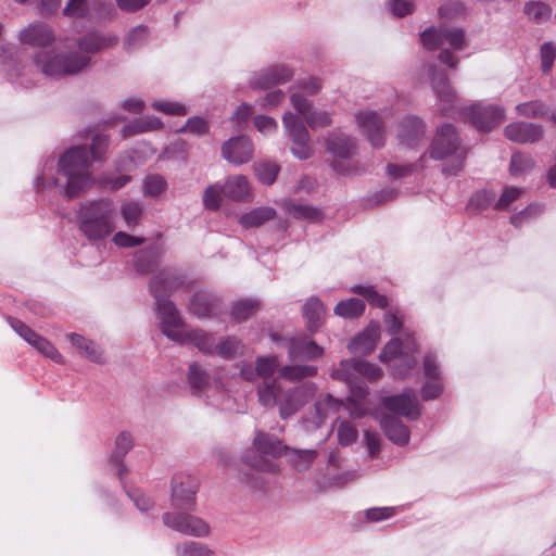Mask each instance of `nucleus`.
Instances as JSON below:
<instances>
[{"mask_svg":"<svg viewBox=\"0 0 556 556\" xmlns=\"http://www.w3.org/2000/svg\"><path fill=\"white\" fill-rule=\"evenodd\" d=\"M67 337L72 344L76 346L88 361L93 363L103 362V352L97 343L75 332L70 333Z\"/></svg>","mask_w":556,"mask_h":556,"instance_id":"nucleus-31","label":"nucleus"},{"mask_svg":"<svg viewBox=\"0 0 556 556\" xmlns=\"http://www.w3.org/2000/svg\"><path fill=\"white\" fill-rule=\"evenodd\" d=\"M388 111L381 114L371 110L359 111L355 113V118L361 131L366 136L374 148H381L386 143L384 118Z\"/></svg>","mask_w":556,"mask_h":556,"instance_id":"nucleus-13","label":"nucleus"},{"mask_svg":"<svg viewBox=\"0 0 556 556\" xmlns=\"http://www.w3.org/2000/svg\"><path fill=\"white\" fill-rule=\"evenodd\" d=\"M467 150L460 144L456 128L444 124L438 128L429 148V156L437 161H450L442 168L444 175H457L465 164Z\"/></svg>","mask_w":556,"mask_h":556,"instance_id":"nucleus-5","label":"nucleus"},{"mask_svg":"<svg viewBox=\"0 0 556 556\" xmlns=\"http://www.w3.org/2000/svg\"><path fill=\"white\" fill-rule=\"evenodd\" d=\"M544 211L543 204L533 203L528 205L522 211L514 214L510 222L515 227H521L523 223L539 216Z\"/></svg>","mask_w":556,"mask_h":556,"instance_id":"nucleus-56","label":"nucleus"},{"mask_svg":"<svg viewBox=\"0 0 556 556\" xmlns=\"http://www.w3.org/2000/svg\"><path fill=\"white\" fill-rule=\"evenodd\" d=\"M208 130L210 124L207 119L202 116L188 118L186 124L179 129L180 132H189L198 137L206 135Z\"/></svg>","mask_w":556,"mask_h":556,"instance_id":"nucleus-55","label":"nucleus"},{"mask_svg":"<svg viewBox=\"0 0 556 556\" xmlns=\"http://www.w3.org/2000/svg\"><path fill=\"white\" fill-rule=\"evenodd\" d=\"M276 211L270 206H258L243 214L239 223L245 228L258 227L264 223L275 218Z\"/></svg>","mask_w":556,"mask_h":556,"instance_id":"nucleus-39","label":"nucleus"},{"mask_svg":"<svg viewBox=\"0 0 556 556\" xmlns=\"http://www.w3.org/2000/svg\"><path fill=\"white\" fill-rule=\"evenodd\" d=\"M260 403L265 407L278 406L279 415L287 419L300 410L292 388L285 389L278 379L263 381L257 387Z\"/></svg>","mask_w":556,"mask_h":556,"instance_id":"nucleus-7","label":"nucleus"},{"mask_svg":"<svg viewBox=\"0 0 556 556\" xmlns=\"http://www.w3.org/2000/svg\"><path fill=\"white\" fill-rule=\"evenodd\" d=\"M189 311L198 318L215 317L222 313V302L216 294L200 290L191 298Z\"/></svg>","mask_w":556,"mask_h":556,"instance_id":"nucleus-20","label":"nucleus"},{"mask_svg":"<svg viewBox=\"0 0 556 556\" xmlns=\"http://www.w3.org/2000/svg\"><path fill=\"white\" fill-rule=\"evenodd\" d=\"M382 404L388 410L406 418L415 419L420 415L416 395L412 390H407L399 395L383 397Z\"/></svg>","mask_w":556,"mask_h":556,"instance_id":"nucleus-21","label":"nucleus"},{"mask_svg":"<svg viewBox=\"0 0 556 556\" xmlns=\"http://www.w3.org/2000/svg\"><path fill=\"white\" fill-rule=\"evenodd\" d=\"M114 12L111 2L94 0L91 4L88 0H68L62 10V14L71 20H103L110 17Z\"/></svg>","mask_w":556,"mask_h":556,"instance_id":"nucleus-12","label":"nucleus"},{"mask_svg":"<svg viewBox=\"0 0 556 556\" xmlns=\"http://www.w3.org/2000/svg\"><path fill=\"white\" fill-rule=\"evenodd\" d=\"M462 114L478 130L488 131L505 119V109L497 104L476 102L464 108Z\"/></svg>","mask_w":556,"mask_h":556,"instance_id":"nucleus-11","label":"nucleus"},{"mask_svg":"<svg viewBox=\"0 0 556 556\" xmlns=\"http://www.w3.org/2000/svg\"><path fill=\"white\" fill-rule=\"evenodd\" d=\"M35 62L46 76L59 78L80 73L90 64V58L75 51L64 52L55 48L39 53Z\"/></svg>","mask_w":556,"mask_h":556,"instance_id":"nucleus-6","label":"nucleus"},{"mask_svg":"<svg viewBox=\"0 0 556 556\" xmlns=\"http://www.w3.org/2000/svg\"><path fill=\"white\" fill-rule=\"evenodd\" d=\"M356 428L349 421L342 420L338 425L337 437L339 443L343 446L351 445L357 439Z\"/></svg>","mask_w":556,"mask_h":556,"instance_id":"nucleus-64","label":"nucleus"},{"mask_svg":"<svg viewBox=\"0 0 556 556\" xmlns=\"http://www.w3.org/2000/svg\"><path fill=\"white\" fill-rule=\"evenodd\" d=\"M535 166V162L531 155L516 152L511 155L509 173L514 177L525 176Z\"/></svg>","mask_w":556,"mask_h":556,"instance_id":"nucleus-43","label":"nucleus"},{"mask_svg":"<svg viewBox=\"0 0 556 556\" xmlns=\"http://www.w3.org/2000/svg\"><path fill=\"white\" fill-rule=\"evenodd\" d=\"M163 127V123L159 117L147 116L139 117L131 121L129 124L123 127V136H132L137 134H143L148 131L159 130Z\"/></svg>","mask_w":556,"mask_h":556,"instance_id":"nucleus-37","label":"nucleus"},{"mask_svg":"<svg viewBox=\"0 0 556 556\" xmlns=\"http://www.w3.org/2000/svg\"><path fill=\"white\" fill-rule=\"evenodd\" d=\"M416 349L415 340L410 336H406L404 342L399 338H393L381 351L379 359L382 363L391 361L402 362L407 370L416 365V359L414 357Z\"/></svg>","mask_w":556,"mask_h":556,"instance_id":"nucleus-15","label":"nucleus"},{"mask_svg":"<svg viewBox=\"0 0 556 556\" xmlns=\"http://www.w3.org/2000/svg\"><path fill=\"white\" fill-rule=\"evenodd\" d=\"M525 14L536 24H542L549 20L552 10L542 1H529L525 4Z\"/></svg>","mask_w":556,"mask_h":556,"instance_id":"nucleus-46","label":"nucleus"},{"mask_svg":"<svg viewBox=\"0 0 556 556\" xmlns=\"http://www.w3.org/2000/svg\"><path fill=\"white\" fill-rule=\"evenodd\" d=\"M281 207L288 213L290 216L296 219H303L308 222H315L320 218V211L316 207L300 204L292 200H285L281 203Z\"/></svg>","mask_w":556,"mask_h":556,"instance_id":"nucleus-38","label":"nucleus"},{"mask_svg":"<svg viewBox=\"0 0 556 556\" xmlns=\"http://www.w3.org/2000/svg\"><path fill=\"white\" fill-rule=\"evenodd\" d=\"M343 406L342 401L332 397L330 394H325L314 404V424L320 427L330 413H337Z\"/></svg>","mask_w":556,"mask_h":556,"instance_id":"nucleus-32","label":"nucleus"},{"mask_svg":"<svg viewBox=\"0 0 556 556\" xmlns=\"http://www.w3.org/2000/svg\"><path fill=\"white\" fill-rule=\"evenodd\" d=\"M317 375V367L313 365H287L278 369V377L289 381L311 378Z\"/></svg>","mask_w":556,"mask_h":556,"instance_id":"nucleus-40","label":"nucleus"},{"mask_svg":"<svg viewBox=\"0 0 556 556\" xmlns=\"http://www.w3.org/2000/svg\"><path fill=\"white\" fill-rule=\"evenodd\" d=\"M188 383L193 393L204 391L210 384V375L205 368L198 363H192L188 368Z\"/></svg>","mask_w":556,"mask_h":556,"instance_id":"nucleus-41","label":"nucleus"},{"mask_svg":"<svg viewBox=\"0 0 556 556\" xmlns=\"http://www.w3.org/2000/svg\"><path fill=\"white\" fill-rule=\"evenodd\" d=\"M181 337L182 339L176 340V342L180 344L190 342L205 354L213 355L215 353L216 340L212 333H206L205 331L198 329H185Z\"/></svg>","mask_w":556,"mask_h":556,"instance_id":"nucleus-29","label":"nucleus"},{"mask_svg":"<svg viewBox=\"0 0 556 556\" xmlns=\"http://www.w3.org/2000/svg\"><path fill=\"white\" fill-rule=\"evenodd\" d=\"M118 42V36L111 33L89 31L77 40L80 54H94L104 49L114 47Z\"/></svg>","mask_w":556,"mask_h":556,"instance_id":"nucleus-22","label":"nucleus"},{"mask_svg":"<svg viewBox=\"0 0 556 556\" xmlns=\"http://www.w3.org/2000/svg\"><path fill=\"white\" fill-rule=\"evenodd\" d=\"M250 185L245 176L228 177L223 186V193L235 201H247L250 197Z\"/></svg>","mask_w":556,"mask_h":556,"instance_id":"nucleus-30","label":"nucleus"},{"mask_svg":"<svg viewBox=\"0 0 556 556\" xmlns=\"http://www.w3.org/2000/svg\"><path fill=\"white\" fill-rule=\"evenodd\" d=\"M253 445L261 455H248L245 462L251 467L261 471H275L277 466L266 456L271 458L279 457L282 453L286 454L287 445H283L280 440L264 432H257L253 440Z\"/></svg>","mask_w":556,"mask_h":556,"instance_id":"nucleus-9","label":"nucleus"},{"mask_svg":"<svg viewBox=\"0 0 556 556\" xmlns=\"http://www.w3.org/2000/svg\"><path fill=\"white\" fill-rule=\"evenodd\" d=\"M156 248L140 250L135 254L134 265L137 271L147 274L153 270L156 264Z\"/></svg>","mask_w":556,"mask_h":556,"instance_id":"nucleus-48","label":"nucleus"},{"mask_svg":"<svg viewBox=\"0 0 556 556\" xmlns=\"http://www.w3.org/2000/svg\"><path fill=\"white\" fill-rule=\"evenodd\" d=\"M292 390L295 394L299 408L301 409L315 396L317 392V386L314 382L307 381L292 388Z\"/></svg>","mask_w":556,"mask_h":556,"instance_id":"nucleus-58","label":"nucleus"},{"mask_svg":"<svg viewBox=\"0 0 556 556\" xmlns=\"http://www.w3.org/2000/svg\"><path fill=\"white\" fill-rule=\"evenodd\" d=\"M152 108L166 115H186L187 108L179 102L168 100H154L151 103Z\"/></svg>","mask_w":556,"mask_h":556,"instance_id":"nucleus-61","label":"nucleus"},{"mask_svg":"<svg viewBox=\"0 0 556 556\" xmlns=\"http://www.w3.org/2000/svg\"><path fill=\"white\" fill-rule=\"evenodd\" d=\"M132 447V437L128 432H121L115 441V448L111 455V463L115 465L118 470L119 479L123 478V473L126 471L125 466L122 460L123 457L131 450Z\"/></svg>","mask_w":556,"mask_h":556,"instance_id":"nucleus-34","label":"nucleus"},{"mask_svg":"<svg viewBox=\"0 0 556 556\" xmlns=\"http://www.w3.org/2000/svg\"><path fill=\"white\" fill-rule=\"evenodd\" d=\"M278 359L276 356H264L256 359V372L265 380L271 379V375L278 369Z\"/></svg>","mask_w":556,"mask_h":556,"instance_id":"nucleus-62","label":"nucleus"},{"mask_svg":"<svg viewBox=\"0 0 556 556\" xmlns=\"http://www.w3.org/2000/svg\"><path fill=\"white\" fill-rule=\"evenodd\" d=\"M8 323L21 338L35 348L39 353L58 364L64 363L63 356L49 340L35 332L27 325L16 318L9 317Z\"/></svg>","mask_w":556,"mask_h":556,"instance_id":"nucleus-14","label":"nucleus"},{"mask_svg":"<svg viewBox=\"0 0 556 556\" xmlns=\"http://www.w3.org/2000/svg\"><path fill=\"white\" fill-rule=\"evenodd\" d=\"M386 437L397 445H405L409 441L408 428L394 416H383L380 420Z\"/></svg>","mask_w":556,"mask_h":556,"instance_id":"nucleus-28","label":"nucleus"},{"mask_svg":"<svg viewBox=\"0 0 556 556\" xmlns=\"http://www.w3.org/2000/svg\"><path fill=\"white\" fill-rule=\"evenodd\" d=\"M59 174L65 179L61 182L58 177L43 172L35 179L37 190L54 188L71 200L81 195L93 185L91 161L85 147H72L59 159Z\"/></svg>","mask_w":556,"mask_h":556,"instance_id":"nucleus-2","label":"nucleus"},{"mask_svg":"<svg viewBox=\"0 0 556 556\" xmlns=\"http://www.w3.org/2000/svg\"><path fill=\"white\" fill-rule=\"evenodd\" d=\"M224 160L233 165L249 163L254 155V146L249 136L239 135L224 141L220 147Z\"/></svg>","mask_w":556,"mask_h":556,"instance_id":"nucleus-17","label":"nucleus"},{"mask_svg":"<svg viewBox=\"0 0 556 556\" xmlns=\"http://www.w3.org/2000/svg\"><path fill=\"white\" fill-rule=\"evenodd\" d=\"M116 206L110 199L86 201L77 213L79 230L90 241L111 236L116 229Z\"/></svg>","mask_w":556,"mask_h":556,"instance_id":"nucleus-3","label":"nucleus"},{"mask_svg":"<svg viewBox=\"0 0 556 556\" xmlns=\"http://www.w3.org/2000/svg\"><path fill=\"white\" fill-rule=\"evenodd\" d=\"M443 28L428 27L420 34L424 47L428 50H435L443 46Z\"/></svg>","mask_w":556,"mask_h":556,"instance_id":"nucleus-53","label":"nucleus"},{"mask_svg":"<svg viewBox=\"0 0 556 556\" xmlns=\"http://www.w3.org/2000/svg\"><path fill=\"white\" fill-rule=\"evenodd\" d=\"M496 193L492 190L477 191L469 200L468 208L471 211H482L491 206L495 208Z\"/></svg>","mask_w":556,"mask_h":556,"instance_id":"nucleus-51","label":"nucleus"},{"mask_svg":"<svg viewBox=\"0 0 556 556\" xmlns=\"http://www.w3.org/2000/svg\"><path fill=\"white\" fill-rule=\"evenodd\" d=\"M258 302L255 300H240L233 303L231 316L238 321H242L251 317L258 309Z\"/></svg>","mask_w":556,"mask_h":556,"instance_id":"nucleus-52","label":"nucleus"},{"mask_svg":"<svg viewBox=\"0 0 556 556\" xmlns=\"http://www.w3.org/2000/svg\"><path fill=\"white\" fill-rule=\"evenodd\" d=\"M379 337L380 326L378 323L371 321L362 333L350 342L348 348L353 354H369L374 351Z\"/></svg>","mask_w":556,"mask_h":556,"instance_id":"nucleus-27","label":"nucleus"},{"mask_svg":"<svg viewBox=\"0 0 556 556\" xmlns=\"http://www.w3.org/2000/svg\"><path fill=\"white\" fill-rule=\"evenodd\" d=\"M185 280L186 276L181 270L172 267L164 268L152 277L149 283V290L151 291V286L156 282L155 287L157 288V293L163 296H169L173 291L185 283Z\"/></svg>","mask_w":556,"mask_h":556,"instance_id":"nucleus-26","label":"nucleus"},{"mask_svg":"<svg viewBox=\"0 0 556 556\" xmlns=\"http://www.w3.org/2000/svg\"><path fill=\"white\" fill-rule=\"evenodd\" d=\"M156 285L151 286V294L155 300L157 317L161 321L162 332L170 340H181L184 323L175 304L168 300V296H163L157 293Z\"/></svg>","mask_w":556,"mask_h":556,"instance_id":"nucleus-10","label":"nucleus"},{"mask_svg":"<svg viewBox=\"0 0 556 556\" xmlns=\"http://www.w3.org/2000/svg\"><path fill=\"white\" fill-rule=\"evenodd\" d=\"M260 403L265 407L278 406L279 415L287 419L300 410L292 388L285 389L278 379L263 381L257 387Z\"/></svg>","mask_w":556,"mask_h":556,"instance_id":"nucleus-8","label":"nucleus"},{"mask_svg":"<svg viewBox=\"0 0 556 556\" xmlns=\"http://www.w3.org/2000/svg\"><path fill=\"white\" fill-rule=\"evenodd\" d=\"M425 136L424 122L416 116L404 117L397 128L400 144L414 148L419 144Z\"/></svg>","mask_w":556,"mask_h":556,"instance_id":"nucleus-24","label":"nucleus"},{"mask_svg":"<svg viewBox=\"0 0 556 556\" xmlns=\"http://www.w3.org/2000/svg\"><path fill=\"white\" fill-rule=\"evenodd\" d=\"M429 76L432 89L443 104V114H448L450 111L454 108V102L456 98L450 85L448 78L443 72L439 71L435 66H432L430 68Z\"/></svg>","mask_w":556,"mask_h":556,"instance_id":"nucleus-25","label":"nucleus"},{"mask_svg":"<svg viewBox=\"0 0 556 556\" xmlns=\"http://www.w3.org/2000/svg\"><path fill=\"white\" fill-rule=\"evenodd\" d=\"M324 314L325 308L318 298L312 296L305 302L303 306V315L311 331H316L320 327Z\"/></svg>","mask_w":556,"mask_h":556,"instance_id":"nucleus-36","label":"nucleus"},{"mask_svg":"<svg viewBox=\"0 0 556 556\" xmlns=\"http://www.w3.org/2000/svg\"><path fill=\"white\" fill-rule=\"evenodd\" d=\"M286 457L290 465L298 471L307 470L315 458L317 457V451L312 448L299 450L286 447Z\"/></svg>","mask_w":556,"mask_h":556,"instance_id":"nucleus-33","label":"nucleus"},{"mask_svg":"<svg viewBox=\"0 0 556 556\" xmlns=\"http://www.w3.org/2000/svg\"><path fill=\"white\" fill-rule=\"evenodd\" d=\"M271 340L282 348L288 350L289 358L295 359L304 357L307 359L318 358L323 356L324 349L315 341L309 340L304 336L292 338H280L278 334H273Z\"/></svg>","mask_w":556,"mask_h":556,"instance_id":"nucleus-16","label":"nucleus"},{"mask_svg":"<svg viewBox=\"0 0 556 556\" xmlns=\"http://www.w3.org/2000/svg\"><path fill=\"white\" fill-rule=\"evenodd\" d=\"M248 84L253 90H268L275 87L274 79L268 68L253 73Z\"/></svg>","mask_w":556,"mask_h":556,"instance_id":"nucleus-57","label":"nucleus"},{"mask_svg":"<svg viewBox=\"0 0 556 556\" xmlns=\"http://www.w3.org/2000/svg\"><path fill=\"white\" fill-rule=\"evenodd\" d=\"M331 377L344 382L350 389L346 409L352 418H362L372 412V404L368 400V390L358 378V358L343 359L331 371Z\"/></svg>","mask_w":556,"mask_h":556,"instance_id":"nucleus-4","label":"nucleus"},{"mask_svg":"<svg viewBox=\"0 0 556 556\" xmlns=\"http://www.w3.org/2000/svg\"><path fill=\"white\" fill-rule=\"evenodd\" d=\"M327 150L339 159H349L354 151V143L345 135L330 134L326 140Z\"/></svg>","mask_w":556,"mask_h":556,"instance_id":"nucleus-35","label":"nucleus"},{"mask_svg":"<svg viewBox=\"0 0 556 556\" xmlns=\"http://www.w3.org/2000/svg\"><path fill=\"white\" fill-rule=\"evenodd\" d=\"M54 39L53 28L43 22H33L18 33L20 42L34 48L50 46Z\"/></svg>","mask_w":556,"mask_h":556,"instance_id":"nucleus-19","label":"nucleus"},{"mask_svg":"<svg viewBox=\"0 0 556 556\" xmlns=\"http://www.w3.org/2000/svg\"><path fill=\"white\" fill-rule=\"evenodd\" d=\"M223 187L218 185L208 186L203 193V205L206 210H218L222 201Z\"/></svg>","mask_w":556,"mask_h":556,"instance_id":"nucleus-60","label":"nucleus"},{"mask_svg":"<svg viewBox=\"0 0 556 556\" xmlns=\"http://www.w3.org/2000/svg\"><path fill=\"white\" fill-rule=\"evenodd\" d=\"M279 165L271 162H264L254 166L255 174L260 181L266 185H271L277 178L279 173Z\"/></svg>","mask_w":556,"mask_h":556,"instance_id":"nucleus-54","label":"nucleus"},{"mask_svg":"<svg viewBox=\"0 0 556 556\" xmlns=\"http://www.w3.org/2000/svg\"><path fill=\"white\" fill-rule=\"evenodd\" d=\"M518 115L527 118H539L548 116L551 118L548 106L541 100L519 103L516 105Z\"/></svg>","mask_w":556,"mask_h":556,"instance_id":"nucleus-44","label":"nucleus"},{"mask_svg":"<svg viewBox=\"0 0 556 556\" xmlns=\"http://www.w3.org/2000/svg\"><path fill=\"white\" fill-rule=\"evenodd\" d=\"M351 291L362 295L372 306L384 308L388 306V299L384 294L378 293L371 286L355 285Z\"/></svg>","mask_w":556,"mask_h":556,"instance_id":"nucleus-50","label":"nucleus"},{"mask_svg":"<svg viewBox=\"0 0 556 556\" xmlns=\"http://www.w3.org/2000/svg\"><path fill=\"white\" fill-rule=\"evenodd\" d=\"M195 491L191 488H185L184 483L174 482L172 488L173 504L178 508L190 507L194 503Z\"/></svg>","mask_w":556,"mask_h":556,"instance_id":"nucleus-49","label":"nucleus"},{"mask_svg":"<svg viewBox=\"0 0 556 556\" xmlns=\"http://www.w3.org/2000/svg\"><path fill=\"white\" fill-rule=\"evenodd\" d=\"M121 215L128 229H134L140 224L143 215V206L136 201H125L121 205Z\"/></svg>","mask_w":556,"mask_h":556,"instance_id":"nucleus-42","label":"nucleus"},{"mask_svg":"<svg viewBox=\"0 0 556 556\" xmlns=\"http://www.w3.org/2000/svg\"><path fill=\"white\" fill-rule=\"evenodd\" d=\"M365 304L363 300L351 298L340 301L334 307V314L343 318H355L363 314Z\"/></svg>","mask_w":556,"mask_h":556,"instance_id":"nucleus-45","label":"nucleus"},{"mask_svg":"<svg viewBox=\"0 0 556 556\" xmlns=\"http://www.w3.org/2000/svg\"><path fill=\"white\" fill-rule=\"evenodd\" d=\"M149 38V29L144 25L132 27L124 38V48L127 51L136 50L142 47Z\"/></svg>","mask_w":556,"mask_h":556,"instance_id":"nucleus-47","label":"nucleus"},{"mask_svg":"<svg viewBox=\"0 0 556 556\" xmlns=\"http://www.w3.org/2000/svg\"><path fill=\"white\" fill-rule=\"evenodd\" d=\"M505 137L518 143H533L543 137L540 125L527 122H514L504 128Z\"/></svg>","mask_w":556,"mask_h":556,"instance_id":"nucleus-23","label":"nucleus"},{"mask_svg":"<svg viewBox=\"0 0 556 556\" xmlns=\"http://www.w3.org/2000/svg\"><path fill=\"white\" fill-rule=\"evenodd\" d=\"M163 522L170 529L186 535L204 536L210 532L206 522L188 514L166 513L163 515Z\"/></svg>","mask_w":556,"mask_h":556,"instance_id":"nucleus-18","label":"nucleus"},{"mask_svg":"<svg viewBox=\"0 0 556 556\" xmlns=\"http://www.w3.org/2000/svg\"><path fill=\"white\" fill-rule=\"evenodd\" d=\"M289 100L295 113L291 111L283 113L285 132L292 141V154L299 160H307L313 153L307 127L313 130L326 128L332 124V116L328 111L312 110L311 101L299 91H292Z\"/></svg>","mask_w":556,"mask_h":556,"instance_id":"nucleus-1","label":"nucleus"},{"mask_svg":"<svg viewBox=\"0 0 556 556\" xmlns=\"http://www.w3.org/2000/svg\"><path fill=\"white\" fill-rule=\"evenodd\" d=\"M177 556H212V552L201 543L187 542L176 546Z\"/></svg>","mask_w":556,"mask_h":556,"instance_id":"nucleus-63","label":"nucleus"},{"mask_svg":"<svg viewBox=\"0 0 556 556\" xmlns=\"http://www.w3.org/2000/svg\"><path fill=\"white\" fill-rule=\"evenodd\" d=\"M292 390L295 394L299 408L301 409L315 396L317 392V386L314 382L307 381L292 388Z\"/></svg>","mask_w":556,"mask_h":556,"instance_id":"nucleus-59","label":"nucleus"}]
</instances>
